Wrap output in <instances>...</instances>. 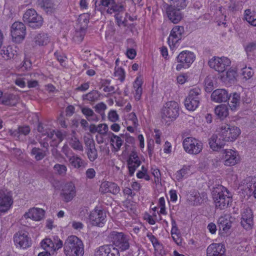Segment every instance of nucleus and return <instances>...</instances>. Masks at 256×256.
<instances>
[{
	"label": "nucleus",
	"instance_id": "f257e3e1",
	"mask_svg": "<svg viewBox=\"0 0 256 256\" xmlns=\"http://www.w3.org/2000/svg\"><path fill=\"white\" fill-rule=\"evenodd\" d=\"M108 238L112 244L100 246L96 250L95 256H120V252L130 248V236L124 232H111Z\"/></svg>",
	"mask_w": 256,
	"mask_h": 256
},
{
	"label": "nucleus",
	"instance_id": "f03ea898",
	"mask_svg": "<svg viewBox=\"0 0 256 256\" xmlns=\"http://www.w3.org/2000/svg\"><path fill=\"white\" fill-rule=\"evenodd\" d=\"M94 4L95 10L100 12L102 14H114L117 24L119 26H126L127 20L126 18L123 20L122 16L126 10L122 3H116L115 0H96Z\"/></svg>",
	"mask_w": 256,
	"mask_h": 256
},
{
	"label": "nucleus",
	"instance_id": "7ed1b4c3",
	"mask_svg": "<svg viewBox=\"0 0 256 256\" xmlns=\"http://www.w3.org/2000/svg\"><path fill=\"white\" fill-rule=\"evenodd\" d=\"M212 198L216 206L221 210L224 209L232 202V196L230 192L224 186L218 184L212 188Z\"/></svg>",
	"mask_w": 256,
	"mask_h": 256
},
{
	"label": "nucleus",
	"instance_id": "20e7f679",
	"mask_svg": "<svg viewBox=\"0 0 256 256\" xmlns=\"http://www.w3.org/2000/svg\"><path fill=\"white\" fill-rule=\"evenodd\" d=\"M64 248L66 256H82L84 254L83 243L76 236H70L66 238Z\"/></svg>",
	"mask_w": 256,
	"mask_h": 256
},
{
	"label": "nucleus",
	"instance_id": "39448f33",
	"mask_svg": "<svg viewBox=\"0 0 256 256\" xmlns=\"http://www.w3.org/2000/svg\"><path fill=\"white\" fill-rule=\"evenodd\" d=\"M180 107L175 101L168 102L161 110L162 120L166 122L174 120L179 115Z\"/></svg>",
	"mask_w": 256,
	"mask_h": 256
},
{
	"label": "nucleus",
	"instance_id": "423d86ee",
	"mask_svg": "<svg viewBox=\"0 0 256 256\" xmlns=\"http://www.w3.org/2000/svg\"><path fill=\"white\" fill-rule=\"evenodd\" d=\"M240 133V130L238 127L227 124H222L218 130L219 136L226 142L235 140Z\"/></svg>",
	"mask_w": 256,
	"mask_h": 256
},
{
	"label": "nucleus",
	"instance_id": "0eeeda50",
	"mask_svg": "<svg viewBox=\"0 0 256 256\" xmlns=\"http://www.w3.org/2000/svg\"><path fill=\"white\" fill-rule=\"evenodd\" d=\"M201 90L194 88L190 90L184 100V106L190 111H194L198 108L200 100Z\"/></svg>",
	"mask_w": 256,
	"mask_h": 256
},
{
	"label": "nucleus",
	"instance_id": "6e6552de",
	"mask_svg": "<svg viewBox=\"0 0 256 256\" xmlns=\"http://www.w3.org/2000/svg\"><path fill=\"white\" fill-rule=\"evenodd\" d=\"M23 20L34 28H40L43 24L42 16L34 8L28 9L25 12L23 16Z\"/></svg>",
	"mask_w": 256,
	"mask_h": 256
},
{
	"label": "nucleus",
	"instance_id": "1a4fd4ad",
	"mask_svg": "<svg viewBox=\"0 0 256 256\" xmlns=\"http://www.w3.org/2000/svg\"><path fill=\"white\" fill-rule=\"evenodd\" d=\"M182 146L184 150L190 154H197L200 153L203 148L202 142L192 137L185 138L183 140Z\"/></svg>",
	"mask_w": 256,
	"mask_h": 256
},
{
	"label": "nucleus",
	"instance_id": "9d476101",
	"mask_svg": "<svg viewBox=\"0 0 256 256\" xmlns=\"http://www.w3.org/2000/svg\"><path fill=\"white\" fill-rule=\"evenodd\" d=\"M13 240L16 248L26 249L32 246V240L27 232L21 230L16 232Z\"/></svg>",
	"mask_w": 256,
	"mask_h": 256
},
{
	"label": "nucleus",
	"instance_id": "9b49d317",
	"mask_svg": "<svg viewBox=\"0 0 256 256\" xmlns=\"http://www.w3.org/2000/svg\"><path fill=\"white\" fill-rule=\"evenodd\" d=\"M195 56L192 52L184 50L181 52L176 57V61L180 63L176 66L177 70L182 68H188L194 62Z\"/></svg>",
	"mask_w": 256,
	"mask_h": 256
},
{
	"label": "nucleus",
	"instance_id": "f8f14e48",
	"mask_svg": "<svg viewBox=\"0 0 256 256\" xmlns=\"http://www.w3.org/2000/svg\"><path fill=\"white\" fill-rule=\"evenodd\" d=\"M11 36L14 42L20 43L24 40L26 34V28L24 24L20 22L13 23L10 28Z\"/></svg>",
	"mask_w": 256,
	"mask_h": 256
},
{
	"label": "nucleus",
	"instance_id": "ddd939ff",
	"mask_svg": "<svg viewBox=\"0 0 256 256\" xmlns=\"http://www.w3.org/2000/svg\"><path fill=\"white\" fill-rule=\"evenodd\" d=\"M230 62L228 58L214 56L209 60L208 65L218 72H222L230 66Z\"/></svg>",
	"mask_w": 256,
	"mask_h": 256
},
{
	"label": "nucleus",
	"instance_id": "4468645a",
	"mask_svg": "<svg viewBox=\"0 0 256 256\" xmlns=\"http://www.w3.org/2000/svg\"><path fill=\"white\" fill-rule=\"evenodd\" d=\"M184 32L183 26H176L173 28L168 39V42L171 49L178 46V43L181 40Z\"/></svg>",
	"mask_w": 256,
	"mask_h": 256
},
{
	"label": "nucleus",
	"instance_id": "2eb2a0df",
	"mask_svg": "<svg viewBox=\"0 0 256 256\" xmlns=\"http://www.w3.org/2000/svg\"><path fill=\"white\" fill-rule=\"evenodd\" d=\"M240 224L246 230H251L254 226V214L250 208H244L241 212Z\"/></svg>",
	"mask_w": 256,
	"mask_h": 256
},
{
	"label": "nucleus",
	"instance_id": "dca6fc26",
	"mask_svg": "<svg viewBox=\"0 0 256 256\" xmlns=\"http://www.w3.org/2000/svg\"><path fill=\"white\" fill-rule=\"evenodd\" d=\"M89 218L93 226L102 227L106 221V214L102 210L96 208L90 212Z\"/></svg>",
	"mask_w": 256,
	"mask_h": 256
},
{
	"label": "nucleus",
	"instance_id": "f3484780",
	"mask_svg": "<svg viewBox=\"0 0 256 256\" xmlns=\"http://www.w3.org/2000/svg\"><path fill=\"white\" fill-rule=\"evenodd\" d=\"M256 182V178L252 176L246 177L239 184L238 189L246 195H251L253 194Z\"/></svg>",
	"mask_w": 256,
	"mask_h": 256
},
{
	"label": "nucleus",
	"instance_id": "a211bd4d",
	"mask_svg": "<svg viewBox=\"0 0 256 256\" xmlns=\"http://www.w3.org/2000/svg\"><path fill=\"white\" fill-rule=\"evenodd\" d=\"M76 188L72 182L66 183L62 187L61 194L66 202H70L76 196Z\"/></svg>",
	"mask_w": 256,
	"mask_h": 256
},
{
	"label": "nucleus",
	"instance_id": "6ab92c4d",
	"mask_svg": "<svg viewBox=\"0 0 256 256\" xmlns=\"http://www.w3.org/2000/svg\"><path fill=\"white\" fill-rule=\"evenodd\" d=\"M224 164L226 166H232L236 164L240 161V157L238 152L230 150L227 149L224 150Z\"/></svg>",
	"mask_w": 256,
	"mask_h": 256
},
{
	"label": "nucleus",
	"instance_id": "aec40b11",
	"mask_svg": "<svg viewBox=\"0 0 256 256\" xmlns=\"http://www.w3.org/2000/svg\"><path fill=\"white\" fill-rule=\"evenodd\" d=\"M225 252V248L221 244H212L206 249L207 256H226Z\"/></svg>",
	"mask_w": 256,
	"mask_h": 256
},
{
	"label": "nucleus",
	"instance_id": "412c9836",
	"mask_svg": "<svg viewBox=\"0 0 256 256\" xmlns=\"http://www.w3.org/2000/svg\"><path fill=\"white\" fill-rule=\"evenodd\" d=\"M44 210L40 208H32L29 209L28 212H26L24 218L26 219L30 218L35 221H40L42 220L44 216Z\"/></svg>",
	"mask_w": 256,
	"mask_h": 256
},
{
	"label": "nucleus",
	"instance_id": "4be33fe9",
	"mask_svg": "<svg viewBox=\"0 0 256 256\" xmlns=\"http://www.w3.org/2000/svg\"><path fill=\"white\" fill-rule=\"evenodd\" d=\"M182 10L176 8V7L173 8L172 6H168L166 9V14L169 20L174 24H178L182 20Z\"/></svg>",
	"mask_w": 256,
	"mask_h": 256
},
{
	"label": "nucleus",
	"instance_id": "5701e85b",
	"mask_svg": "<svg viewBox=\"0 0 256 256\" xmlns=\"http://www.w3.org/2000/svg\"><path fill=\"white\" fill-rule=\"evenodd\" d=\"M87 155L90 162L95 160L98 156V152L95 146V142L92 138H88L85 140Z\"/></svg>",
	"mask_w": 256,
	"mask_h": 256
},
{
	"label": "nucleus",
	"instance_id": "b1692460",
	"mask_svg": "<svg viewBox=\"0 0 256 256\" xmlns=\"http://www.w3.org/2000/svg\"><path fill=\"white\" fill-rule=\"evenodd\" d=\"M234 218L230 214H224L221 216L218 220V224L220 230L227 231L230 227L232 223L234 220Z\"/></svg>",
	"mask_w": 256,
	"mask_h": 256
},
{
	"label": "nucleus",
	"instance_id": "393cba45",
	"mask_svg": "<svg viewBox=\"0 0 256 256\" xmlns=\"http://www.w3.org/2000/svg\"><path fill=\"white\" fill-rule=\"evenodd\" d=\"M70 164L74 168L83 170L87 166V162L76 154L67 156Z\"/></svg>",
	"mask_w": 256,
	"mask_h": 256
},
{
	"label": "nucleus",
	"instance_id": "a878e982",
	"mask_svg": "<svg viewBox=\"0 0 256 256\" xmlns=\"http://www.w3.org/2000/svg\"><path fill=\"white\" fill-rule=\"evenodd\" d=\"M100 191L102 194L109 192L113 194H116L120 192V188L116 183L104 182L100 186Z\"/></svg>",
	"mask_w": 256,
	"mask_h": 256
},
{
	"label": "nucleus",
	"instance_id": "bb28decb",
	"mask_svg": "<svg viewBox=\"0 0 256 256\" xmlns=\"http://www.w3.org/2000/svg\"><path fill=\"white\" fill-rule=\"evenodd\" d=\"M36 5L48 14H52L56 9V4L53 0H37Z\"/></svg>",
	"mask_w": 256,
	"mask_h": 256
},
{
	"label": "nucleus",
	"instance_id": "cd10ccee",
	"mask_svg": "<svg viewBox=\"0 0 256 256\" xmlns=\"http://www.w3.org/2000/svg\"><path fill=\"white\" fill-rule=\"evenodd\" d=\"M228 98V94L224 89H217L214 90L211 95L212 100L216 102H226Z\"/></svg>",
	"mask_w": 256,
	"mask_h": 256
},
{
	"label": "nucleus",
	"instance_id": "c85d7f7f",
	"mask_svg": "<svg viewBox=\"0 0 256 256\" xmlns=\"http://www.w3.org/2000/svg\"><path fill=\"white\" fill-rule=\"evenodd\" d=\"M226 140L220 138L219 136L213 134L209 139L210 148L214 151H218L225 145Z\"/></svg>",
	"mask_w": 256,
	"mask_h": 256
},
{
	"label": "nucleus",
	"instance_id": "c756f323",
	"mask_svg": "<svg viewBox=\"0 0 256 256\" xmlns=\"http://www.w3.org/2000/svg\"><path fill=\"white\" fill-rule=\"evenodd\" d=\"M12 203V198L8 194L0 192V211H7Z\"/></svg>",
	"mask_w": 256,
	"mask_h": 256
},
{
	"label": "nucleus",
	"instance_id": "7c9ffc66",
	"mask_svg": "<svg viewBox=\"0 0 256 256\" xmlns=\"http://www.w3.org/2000/svg\"><path fill=\"white\" fill-rule=\"evenodd\" d=\"M18 102V98L16 96L13 94H6L2 96L0 102V104L5 106H15Z\"/></svg>",
	"mask_w": 256,
	"mask_h": 256
},
{
	"label": "nucleus",
	"instance_id": "2f4dec72",
	"mask_svg": "<svg viewBox=\"0 0 256 256\" xmlns=\"http://www.w3.org/2000/svg\"><path fill=\"white\" fill-rule=\"evenodd\" d=\"M34 42L36 45L43 46L48 44L50 42V38L48 34L40 32L34 36Z\"/></svg>",
	"mask_w": 256,
	"mask_h": 256
},
{
	"label": "nucleus",
	"instance_id": "473e14b6",
	"mask_svg": "<svg viewBox=\"0 0 256 256\" xmlns=\"http://www.w3.org/2000/svg\"><path fill=\"white\" fill-rule=\"evenodd\" d=\"M142 80L139 77L136 78L133 85L134 89V98L136 100H139L140 99L142 92Z\"/></svg>",
	"mask_w": 256,
	"mask_h": 256
},
{
	"label": "nucleus",
	"instance_id": "72a5a7b5",
	"mask_svg": "<svg viewBox=\"0 0 256 256\" xmlns=\"http://www.w3.org/2000/svg\"><path fill=\"white\" fill-rule=\"evenodd\" d=\"M190 166L184 165L182 168L178 170L174 174L175 178L178 181H181L183 178H186L190 172Z\"/></svg>",
	"mask_w": 256,
	"mask_h": 256
},
{
	"label": "nucleus",
	"instance_id": "f704fd0d",
	"mask_svg": "<svg viewBox=\"0 0 256 256\" xmlns=\"http://www.w3.org/2000/svg\"><path fill=\"white\" fill-rule=\"evenodd\" d=\"M216 114L220 119H224L228 115V108L226 104L218 106L214 110Z\"/></svg>",
	"mask_w": 256,
	"mask_h": 256
},
{
	"label": "nucleus",
	"instance_id": "c9c22d12",
	"mask_svg": "<svg viewBox=\"0 0 256 256\" xmlns=\"http://www.w3.org/2000/svg\"><path fill=\"white\" fill-rule=\"evenodd\" d=\"M82 112L85 116L86 119L90 122H98L99 120L98 116L90 108L84 107L81 109Z\"/></svg>",
	"mask_w": 256,
	"mask_h": 256
},
{
	"label": "nucleus",
	"instance_id": "e433bc0d",
	"mask_svg": "<svg viewBox=\"0 0 256 256\" xmlns=\"http://www.w3.org/2000/svg\"><path fill=\"white\" fill-rule=\"evenodd\" d=\"M245 20L252 26H256V12L248 8L244 11Z\"/></svg>",
	"mask_w": 256,
	"mask_h": 256
},
{
	"label": "nucleus",
	"instance_id": "4c0bfd02",
	"mask_svg": "<svg viewBox=\"0 0 256 256\" xmlns=\"http://www.w3.org/2000/svg\"><path fill=\"white\" fill-rule=\"evenodd\" d=\"M228 99L230 100L228 103L229 106L232 110L236 109L237 106H239L240 101V96L238 93H234L232 96H228Z\"/></svg>",
	"mask_w": 256,
	"mask_h": 256
},
{
	"label": "nucleus",
	"instance_id": "58836bf2",
	"mask_svg": "<svg viewBox=\"0 0 256 256\" xmlns=\"http://www.w3.org/2000/svg\"><path fill=\"white\" fill-rule=\"evenodd\" d=\"M111 134L110 142L112 144L116 150V151H118L120 150L124 142V140L122 138V137L121 136H118L113 133H112Z\"/></svg>",
	"mask_w": 256,
	"mask_h": 256
},
{
	"label": "nucleus",
	"instance_id": "ea45409f",
	"mask_svg": "<svg viewBox=\"0 0 256 256\" xmlns=\"http://www.w3.org/2000/svg\"><path fill=\"white\" fill-rule=\"evenodd\" d=\"M41 246L44 250L50 252H54V242L50 238H45L41 242Z\"/></svg>",
	"mask_w": 256,
	"mask_h": 256
},
{
	"label": "nucleus",
	"instance_id": "a19ab883",
	"mask_svg": "<svg viewBox=\"0 0 256 256\" xmlns=\"http://www.w3.org/2000/svg\"><path fill=\"white\" fill-rule=\"evenodd\" d=\"M168 2H170L168 6L178 9H184L188 4V0H168Z\"/></svg>",
	"mask_w": 256,
	"mask_h": 256
},
{
	"label": "nucleus",
	"instance_id": "79ce46f5",
	"mask_svg": "<svg viewBox=\"0 0 256 256\" xmlns=\"http://www.w3.org/2000/svg\"><path fill=\"white\" fill-rule=\"evenodd\" d=\"M100 96V94L97 90H92L83 96V98L91 102L98 100Z\"/></svg>",
	"mask_w": 256,
	"mask_h": 256
},
{
	"label": "nucleus",
	"instance_id": "37998d69",
	"mask_svg": "<svg viewBox=\"0 0 256 256\" xmlns=\"http://www.w3.org/2000/svg\"><path fill=\"white\" fill-rule=\"evenodd\" d=\"M32 155H34L36 160H40L44 158L46 155V150H42L40 148H34L31 151Z\"/></svg>",
	"mask_w": 256,
	"mask_h": 256
},
{
	"label": "nucleus",
	"instance_id": "c03bdc74",
	"mask_svg": "<svg viewBox=\"0 0 256 256\" xmlns=\"http://www.w3.org/2000/svg\"><path fill=\"white\" fill-rule=\"evenodd\" d=\"M0 54L4 58L8 60L13 58L14 56V52L10 46L3 48Z\"/></svg>",
	"mask_w": 256,
	"mask_h": 256
},
{
	"label": "nucleus",
	"instance_id": "a18cd8bd",
	"mask_svg": "<svg viewBox=\"0 0 256 256\" xmlns=\"http://www.w3.org/2000/svg\"><path fill=\"white\" fill-rule=\"evenodd\" d=\"M70 144L75 150H83V146L78 139L74 136H72L70 142Z\"/></svg>",
	"mask_w": 256,
	"mask_h": 256
},
{
	"label": "nucleus",
	"instance_id": "49530a36",
	"mask_svg": "<svg viewBox=\"0 0 256 256\" xmlns=\"http://www.w3.org/2000/svg\"><path fill=\"white\" fill-rule=\"evenodd\" d=\"M86 29L80 28L78 30H76L74 35L73 37L74 40L76 42H82L86 34Z\"/></svg>",
	"mask_w": 256,
	"mask_h": 256
},
{
	"label": "nucleus",
	"instance_id": "de8ad7c7",
	"mask_svg": "<svg viewBox=\"0 0 256 256\" xmlns=\"http://www.w3.org/2000/svg\"><path fill=\"white\" fill-rule=\"evenodd\" d=\"M78 22L80 28L86 29L89 20L86 14L80 15L78 19Z\"/></svg>",
	"mask_w": 256,
	"mask_h": 256
},
{
	"label": "nucleus",
	"instance_id": "09e8293b",
	"mask_svg": "<svg viewBox=\"0 0 256 256\" xmlns=\"http://www.w3.org/2000/svg\"><path fill=\"white\" fill-rule=\"evenodd\" d=\"M242 75L246 80H249L254 75V72L250 67L245 66L242 68Z\"/></svg>",
	"mask_w": 256,
	"mask_h": 256
},
{
	"label": "nucleus",
	"instance_id": "8fccbe9b",
	"mask_svg": "<svg viewBox=\"0 0 256 256\" xmlns=\"http://www.w3.org/2000/svg\"><path fill=\"white\" fill-rule=\"evenodd\" d=\"M54 170L56 174L60 176H64L67 171V168L64 164H56L54 166Z\"/></svg>",
	"mask_w": 256,
	"mask_h": 256
},
{
	"label": "nucleus",
	"instance_id": "3c124183",
	"mask_svg": "<svg viewBox=\"0 0 256 256\" xmlns=\"http://www.w3.org/2000/svg\"><path fill=\"white\" fill-rule=\"evenodd\" d=\"M140 161L128 162L130 176H132L134 174L136 170L140 165Z\"/></svg>",
	"mask_w": 256,
	"mask_h": 256
},
{
	"label": "nucleus",
	"instance_id": "603ef678",
	"mask_svg": "<svg viewBox=\"0 0 256 256\" xmlns=\"http://www.w3.org/2000/svg\"><path fill=\"white\" fill-rule=\"evenodd\" d=\"M30 129L28 126H19L17 130H16L13 132V134L14 136H16V134L26 136L30 133Z\"/></svg>",
	"mask_w": 256,
	"mask_h": 256
},
{
	"label": "nucleus",
	"instance_id": "864d4df0",
	"mask_svg": "<svg viewBox=\"0 0 256 256\" xmlns=\"http://www.w3.org/2000/svg\"><path fill=\"white\" fill-rule=\"evenodd\" d=\"M205 90L207 92H210L214 89V82L211 77L207 76L205 80Z\"/></svg>",
	"mask_w": 256,
	"mask_h": 256
},
{
	"label": "nucleus",
	"instance_id": "5fc2aeb1",
	"mask_svg": "<svg viewBox=\"0 0 256 256\" xmlns=\"http://www.w3.org/2000/svg\"><path fill=\"white\" fill-rule=\"evenodd\" d=\"M114 75L118 79L122 82L125 78L124 71L122 68H118L117 70L115 69Z\"/></svg>",
	"mask_w": 256,
	"mask_h": 256
},
{
	"label": "nucleus",
	"instance_id": "6e6d98bb",
	"mask_svg": "<svg viewBox=\"0 0 256 256\" xmlns=\"http://www.w3.org/2000/svg\"><path fill=\"white\" fill-rule=\"evenodd\" d=\"M119 116L116 110H111L108 114V118L112 122H116Z\"/></svg>",
	"mask_w": 256,
	"mask_h": 256
},
{
	"label": "nucleus",
	"instance_id": "4d7b16f0",
	"mask_svg": "<svg viewBox=\"0 0 256 256\" xmlns=\"http://www.w3.org/2000/svg\"><path fill=\"white\" fill-rule=\"evenodd\" d=\"M244 49L247 54L252 52L256 50V42H248L245 46Z\"/></svg>",
	"mask_w": 256,
	"mask_h": 256
},
{
	"label": "nucleus",
	"instance_id": "13d9d810",
	"mask_svg": "<svg viewBox=\"0 0 256 256\" xmlns=\"http://www.w3.org/2000/svg\"><path fill=\"white\" fill-rule=\"evenodd\" d=\"M108 130V126L106 124H102L98 125V132L102 135H105Z\"/></svg>",
	"mask_w": 256,
	"mask_h": 256
},
{
	"label": "nucleus",
	"instance_id": "bf43d9fd",
	"mask_svg": "<svg viewBox=\"0 0 256 256\" xmlns=\"http://www.w3.org/2000/svg\"><path fill=\"white\" fill-rule=\"evenodd\" d=\"M106 108V105L102 102L96 104L94 106L96 111L98 113L104 112Z\"/></svg>",
	"mask_w": 256,
	"mask_h": 256
},
{
	"label": "nucleus",
	"instance_id": "052dcab7",
	"mask_svg": "<svg viewBox=\"0 0 256 256\" xmlns=\"http://www.w3.org/2000/svg\"><path fill=\"white\" fill-rule=\"evenodd\" d=\"M96 172L92 168H88L86 172V175L87 178L92 179L96 176Z\"/></svg>",
	"mask_w": 256,
	"mask_h": 256
},
{
	"label": "nucleus",
	"instance_id": "680f3d73",
	"mask_svg": "<svg viewBox=\"0 0 256 256\" xmlns=\"http://www.w3.org/2000/svg\"><path fill=\"white\" fill-rule=\"evenodd\" d=\"M147 237L149 239V240L152 242V245L154 247L156 246L159 244L158 240L156 238V237L152 234L151 233H148L146 235Z\"/></svg>",
	"mask_w": 256,
	"mask_h": 256
},
{
	"label": "nucleus",
	"instance_id": "e2e57ef3",
	"mask_svg": "<svg viewBox=\"0 0 256 256\" xmlns=\"http://www.w3.org/2000/svg\"><path fill=\"white\" fill-rule=\"evenodd\" d=\"M172 230H171V234H180L179 232V230L176 226V223L174 220L172 218Z\"/></svg>",
	"mask_w": 256,
	"mask_h": 256
},
{
	"label": "nucleus",
	"instance_id": "0e129e2a",
	"mask_svg": "<svg viewBox=\"0 0 256 256\" xmlns=\"http://www.w3.org/2000/svg\"><path fill=\"white\" fill-rule=\"evenodd\" d=\"M37 130L42 135L45 136L48 133V129L45 128L43 124L41 122H40L38 126Z\"/></svg>",
	"mask_w": 256,
	"mask_h": 256
},
{
	"label": "nucleus",
	"instance_id": "69168bd1",
	"mask_svg": "<svg viewBox=\"0 0 256 256\" xmlns=\"http://www.w3.org/2000/svg\"><path fill=\"white\" fill-rule=\"evenodd\" d=\"M72 227L74 229L76 230H80L82 229V228L84 227L83 224L80 222L73 221L72 222Z\"/></svg>",
	"mask_w": 256,
	"mask_h": 256
},
{
	"label": "nucleus",
	"instance_id": "338daca9",
	"mask_svg": "<svg viewBox=\"0 0 256 256\" xmlns=\"http://www.w3.org/2000/svg\"><path fill=\"white\" fill-rule=\"evenodd\" d=\"M75 108L74 106H68L66 110V115L68 116H72L74 112Z\"/></svg>",
	"mask_w": 256,
	"mask_h": 256
},
{
	"label": "nucleus",
	"instance_id": "774afa93",
	"mask_svg": "<svg viewBox=\"0 0 256 256\" xmlns=\"http://www.w3.org/2000/svg\"><path fill=\"white\" fill-rule=\"evenodd\" d=\"M32 66V62L28 59H25L22 62V68H24V70H27L30 68Z\"/></svg>",
	"mask_w": 256,
	"mask_h": 256
}]
</instances>
